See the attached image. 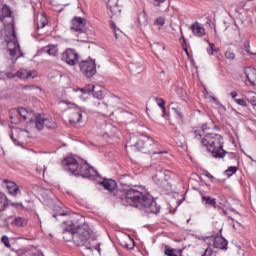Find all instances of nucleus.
<instances>
[{"label":"nucleus","mask_w":256,"mask_h":256,"mask_svg":"<svg viewBox=\"0 0 256 256\" xmlns=\"http://www.w3.org/2000/svg\"><path fill=\"white\" fill-rule=\"evenodd\" d=\"M36 173H38V175H41L42 170H41V169H39V168H36Z\"/></svg>","instance_id":"obj_58"},{"label":"nucleus","mask_w":256,"mask_h":256,"mask_svg":"<svg viewBox=\"0 0 256 256\" xmlns=\"http://www.w3.org/2000/svg\"><path fill=\"white\" fill-rule=\"evenodd\" d=\"M36 23L37 29H43L49 23V20H47V16L41 14L37 17Z\"/></svg>","instance_id":"obj_25"},{"label":"nucleus","mask_w":256,"mask_h":256,"mask_svg":"<svg viewBox=\"0 0 256 256\" xmlns=\"http://www.w3.org/2000/svg\"><path fill=\"white\" fill-rule=\"evenodd\" d=\"M111 29H113V31H114V34H115V38L116 39H119V36L117 35V30H115V23H111Z\"/></svg>","instance_id":"obj_49"},{"label":"nucleus","mask_w":256,"mask_h":256,"mask_svg":"<svg viewBox=\"0 0 256 256\" xmlns=\"http://www.w3.org/2000/svg\"><path fill=\"white\" fill-rule=\"evenodd\" d=\"M9 205H11V207H23L22 203H15L12 202L10 200H7V197L2 196L0 198V211H5V209H7V207H9Z\"/></svg>","instance_id":"obj_14"},{"label":"nucleus","mask_w":256,"mask_h":256,"mask_svg":"<svg viewBox=\"0 0 256 256\" xmlns=\"http://www.w3.org/2000/svg\"><path fill=\"white\" fill-rule=\"evenodd\" d=\"M44 53H47L50 57H57L59 55V48L57 45H48L44 47Z\"/></svg>","instance_id":"obj_22"},{"label":"nucleus","mask_w":256,"mask_h":256,"mask_svg":"<svg viewBox=\"0 0 256 256\" xmlns=\"http://www.w3.org/2000/svg\"><path fill=\"white\" fill-rule=\"evenodd\" d=\"M120 188L119 192L122 194L121 199H129V180L127 179V175H122L119 179Z\"/></svg>","instance_id":"obj_11"},{"label":"nucleus","mask_w":256,"mask_h":256,"mask_svg":"<svg viewBox=\"0 0 256 256\" xmlns=\"http://www.w3.org/2000/svg\"><path fill=\"white\" fill-rule=\"evenodd\" d=\"M126 249H129V244H125Z\"/></svg>","instance_id":"obj_60"},{"label":"nucleus","mask_w":256,"mask_h":256,"mask_svg":"<svg viewBox=\"0 0 256 256\" xmlns=\"http://www.w3.org/2000/svg\"><path fill=\"white\" fill-rule=\"evenodd\" d=\"M138 73H141V68H139V71H138Z\"/></svg>","instance_id":"obj_64"},{"label":"nucleus","mask_w":256,"mask_h":256,"mask_svg":"<svg viewBox=\"0 0 256 256\" xmlns=\"http://www.w3.org/2000/svg\"><path fill=\"white\" fill-rule=\"evenodd\" d=\"M191 29L193 35H195L196 37H203V35H205V28H203V26H201L199 22H194L191 25Z\"/></svg>","instance_id":"obj_16"},{"label":"nucleus","mask_w":256,"mask_h":256,"mask_svg":"<svg viewBox=\"0 0 256 256\" xmlns=\"http://www.w3.org/2000/svg\"><path fill=\"white\" fill-rule=\"evenodd\" d=\"M237 91H232L231 93H230V96L232 97V99H237L236 97H237Z\"/></svg>","instance_id":"obj_53"},{"label":"nucleus","mask_w":256,"mask_h":256,"mask_svg":"<svg viewBox=\"0 0 256 256\" xmlns=\"http://www.w3.org/2000/svg\"><path fill=\"white\" fill-rule=\"evenodd\" d=\"M233 158H235V155L230 154V159H233Z\"/></svg>","instance_id":"obj_59"},{"label":"nucleus","mask_w":256,"mask_h":256,"mask_svg":"<svg viewBox=\"0 0 256 256\" xmlns=\"http://www.w3.org/2000/svg\"><path fill=\"white\" fill-rule=\"evenodd\" d=\"M96 88H94V91H91V93H93V97L95 99H98L99 101H101V99H103V91L101 90H95Z\"/></svg>","instance_id":"obj_35"},{"label":"nucleus","mask_w":256,"mask_h":256,"mask_svg":"<svg viewBox=\"0 0 256 256\" xmlns=\"http://www.w3.org/2000/svg\"><path fill=\"white\" fill-rule=\"evenodd\" d=\"M10 138L12 139L13 143H17V139L13 136V133L10 135Z\"/></svg>","instance_id":"obj_57"},{"label":"nucleus","mask_w":256,"mask_h":256,"mask_svg":"<svg viewBox=\"0 0 256 256\" xmlns=\"http://www.w3.org/2000/svg\"><path fill=\"white\" fill-rule=\"evenodd\" d=\"M7 77L9 79H15V77H17V74H13V73L9 72V73H7Z\"/></svg>","instance_id":"obj_50"},{"label":"nucleus","mask_w":256,"mask_h":256,"mask_svg":"<svg viewBox=\"0 0 256 256\" xmlns=\"http://www.w3.org/2000/svg\"><path fill=\"white\" fill-rule=\"evenodd\" d=\"M95 89H97V87L95 85L90 84L87 88L80 89V91L85 95L91 93V91H95Z\"/></svg>","instance_id":"obj_34"},{"label":"nucleus","mask_w":256,"mask_h":256,"mask_svg":"<svg viewBox=\"0 0 256 256\" xmlns=\"http://www.w3.org/2000/svg\"><path fill=\"white\" fill-rule=\"evenodd\" d=\"M72 238L76 247H85L88 251H98L101 253V242L89 227V224L83 223L72 229Z\"/></svg>","instance_id":"obj_2"},{"label":"nucleus","mask_w":256,"mask_h":256,"mask_svg":"<svg viewBox=\"0 0 256 256\" xmlns=\"http://www.w3.org/2000/svg\"><path fill=\"white\" fill-rule=\"evenodd\" d=\"M223 213H224V215H227V212L225 210H223Z\"/></svg>","instance_id":"obj_63"},{"label":"nucleus","mask_w":256,"mask_h":256,"mask_svg":"<svg viewBox=\"0 0 256 256\" xmlns=\"http://www.w3.org/2000/svg\"><path fill=\"white\" fill-rule=\"evenodd\" d=\"M12 41L7 43V51L10 53L11 57H21V48L19 46V42H17L15 35V28L12 26Z\"/></svg>","instance_id":"obj_9"},{"label":"nucleus","mask_w":256,"mask_h":256,"mask_svg":"<svg viewBox=\"0 0 256 256\" xmlns=\"http://www.w3.org/2000/svg\"><path fill=\"white\" fill-rule=\"evenodd\" d=\"M1 241L4 243L5 247H7L8 249H11V243H9V237L3 236L1 238Z\"/></svg>","instance_id":"obj_44"},{"label":"nucleus","mask_w":256,"mask_h":256,"mask_svg":"<svg viewBox=\"0 0 256 256\" xmlns=\"http://www.w3.org/2000/svg\"><path fill=\"white\" fill-rule=\"evenodd\" d=\"M12 225H16V227H27V219L16 217L14 221H12Z\"/></svg>","instance_id":"obj_28"},{"label":"nucleus","mask_w":256,"mask_h":256,"mask_svg":"<svg viewBox=\"0 0 256 256\" xmlns=\"http://www.w3.org/2000/svg\"><path fill=\"white\" fill-rule=\"evenodd\" d=\"M181 38L180 43L181 45H187V40L185 39V36L183 35V29L180 28Z\"/></svg>","instance_id":"obj_47"},{"label":"nucleus","mask_w":256,"mask_h":256,"mask_svg":"<svg viewBox=\"0 0 256 256\" xmlns=\"http://www.w3.org/2000/svg\"><path fill=\"white\" fill-rule=\"evenodd\" d=\"M250 48H251V45L249 44V41H245L244 50L246 51V53H248V55H256V52H251Z\"/></svg>","instance_id":"obj_38"},{"label":"nucleus","mask_w":256,"mask_h":256,"mask_svg":"<svg viewBox=\"0 0 256 256\" xmlns=\"http://www.w3.org/2000/svg\"><path fill=\"white\" fill-rule=\"evenodd\" d=\"M154 25H159L160 27H163L165 25V17L159 16L156 18Z\"/></svg>","instance_id":"obj_39"},{"label":"nucleus","mask_w":256,"mask_h":256,"mask_svg":"<svg viewBox=\"0 0 256 256\" xmlns=\"http://www.w3.org/2000/svg\"><path fill=\"white\" fill-rule=\"evenodd\" d=\"M16 77H18L19 79H35V77H37V72L20 69L16 72Z\"/></svg>","instance_id":"obj_13"},{"label":"nucleus","mask_w":256,"mask_h":256,"mask_svg":"<svg viewBox=\"0 0 256 256\" xmlns=\"http://www.w3.org/2000/svg\"><path fill=\"white\" fill-rule=\"evenodd\" d=\"M221 108L224 109V111H225V109H226L225 106H223V105H221Z\"/></svg>","instance_id":"obj_62"},{"label":"nucleus","mask_w":256,"mask_h":256,"mask_svg":"<svg viewBox=\"0 0 256 256\" xmlns=\"http://www.w3.org/2000/svg\"><path fill=\"white\" fill-rule=\"evenodd\" d=\"M18 113H19V115H20L21 117H23V120H24V121H27V115H28L27 109H25V108H20V109L18 110Z\"/></svg>","instance_id":"obj_40"},{"label":"nucleus","mask_w":256,"mask_h":256,"mask_svg":"<svg viewBox=\"0 0 256 256\" xmlns=\"http://www.w3.org/2000/svg\"><path fill=\"white\" fill-rule=\"evenodd\" d=\"M19 256H43V253L39 250H22L19 253Z\"/></svg>","instance_id":"obj_26"},{"label":"nucleus","mask_w":256,"mask_h":256,"mask_svg":"<svg viewBox=\"0 0 256 256\" xmlns=\"http://www.w3.org/2000/svg\"><path fill=\"white\" fill-rule=\"evenodd\" d=\"M129 206L138 209L145 215H158L161 212V205L141 185H129Z\"/></svg>","instance_id":"obj_1"},{"label":"nucleus","mask_w":256,"mask_h":256,"mask_svg":"<svg viewBox=\"0 0 256 256\" xmlns=\"http://www.w3.org/2000/svg\"><path fill=\"white\" fill-rule=\"evenodd\" d=\"M246 100L248 103H251L253 107H256V95L254 92H250L249 95L246 96Z\"/></svg>","instance_id":"obj_32"},{"label":"nucleus","mask_w":256,"mask_h":256,"mask_svg":"<svg viewBox=\"0 0 256 256\" xmlns=\"http://www.w3.org/2000/svg\"><path fill=\"white\" fill-rule=\"evenodd\" d=\"M182 48L185 51L186 55H189V50L187 44H182Z\"/></svg>","instance_id":"obj_51"},{"label":"nucleus","mask_w":256,"mask_h":256,"mask_svg":"<svg viewBox=\"0 0 256 256\" xmlns=\"http://www.w3.org/2000/svg\"><path fill=\"white\" fill-rule=\"evenodd\" d=\"M244 73L246 75L247 81H249L251 85H256V69L248 67L245 69Z\"/></svg>","instance_id":"obj_15"},{"label":"nucleus","mask_w":256,"mask_h":256,"mask_svg":"<svg viewBox=\"0 0 256 256\" xmlns=\"http://www.w3.org/2000/svg\"><path fill=\"white\" fill-rule=\"evenodd\" d=\"M2 13L4 15V17H11V8H9V6L4 5L2 7Z\"/></svg>","instance_id":"obj_37"},{"label":"nucleus","mask_w":256,"mask_h":256,"mask_svg":"<svg viewBox=\"0 0 256 256\" xmlns=\"http://www.w3.org/2000/svg\"><path fill=\"white\" fill-rule=\"evenodd\" d=\"M44 127H47V129H55L57 127V123H55L53 118H46Z\"/></svg>","instance_id":"obj_31"},{"label":"nucleus","mask_w":256,"mask_h":256,"mask_svg":"<svg viewBox=\"0 0 256 256\" xmlns=\"http://www.w3.org/2000/svg\"><path fill=\"white\" fill-rule=\"evenodd\" d=\"M80 72L87 79H91L94 75H97V64L95 60H82L79 62Z\"/></svg>","instance_id":"obj_7"},{"label":"nucleus","mask_w":256,"mask_h":256,"mask_svg":"<svg viewBox=\"0 0 256 256\" xmlns=\"http://www.w3.org/2000/svg\"><path fill=\"white\" fill-rule=\"evenodd\" d=\"M235 103L237 105H240V107H247V101L245 99H234Z\"/></svg>","instance_id":"obj_43"},{"label":"nucleus","mask_w":256,"mask_h":256,"mask_svg":"<svg viewBox=\"0 0 256 256\" xmlns=\"http://www.w3.org/2000/svg\"><path fill=\"white\" fill-rule=\"evenodd\" d=\"M4 182L6 183V189H8L10 195H17V193H19V186H17L15 182L8 180H4Z\"/></svg>","instance_id":"obj_21"},{"label":"nucleus","mask_w":256,"mask_h":256,"mask_svg":"<svg viewBox=\"0 0 256 256\" xmlns=\"http://www.w3.org/2000/svg\"><path fill=\"white\" fill-rule=\"evenodd\" d=\"M224 55H225L226 59H228L230 61H235V52H233V50H231V49L226 50Z\"/></svg>","instance_id":"obj_33"},{"label":"nucleus","mask_w":256,"mask_h":256,"mask_svg":"<svg viewBox=\"0 0 256 256\" xmlns=\"http://www.w3.org/2000/svg\"><path fill=\"white\" fill-rule=\"evenodd\" d=\"M107 7L111 13V15H119V13H121V9L119 8V6L117 5V1L116 0H109Z\"/></svg>","instance_id":"obj_18"},{"label":"nucleus","mask_w":256,"mask_h":256,"mask_svg":"<svg viewBox=\"0 0 256 256\" xmlns=\"http://www.w3.org/2000/svg\"><path fill=\"white\" fill-rule=\"evenodd\" d=\"M155 101H156V103H157V105L159 106L160 109L165 107V100H163V98L156 97Z\"/></svg>","instance_id":"obj_42"},{"label":"nucleus","mask_w":256,"mask_h":256,"mask_svg":"<svg viewBox=\"0 0 256 256\" xmlns=\"http://www.w3.org/2000/svg\"><path fill=\"white\" fill-rule=\"evenodd\" d=\"M147 12H145V10H143L141 13L138 14V23L140 25H147Z\"/></svg>","instance_id":"obj_30"},{"label":"nucleus","mask_w":256,"mask_h":256,"mask_svg":"<svg viewBox=\"0 0 256 256\" xmlns=\"http://www.w3.org/2000/svg\"><path fill=\"white\" fill-rule=\"evenodd\" d=\"M202 203L204 205H209L211 207H214V209L217 208V199L212 198L211 196H202Z\"/></svg>","instance_id":"obj_24"},{"label":"nucleus","mask_w":256,"mask_h":256,"mask_svg":"<svg viewBox=\"0 0 256 256\" xmlns=\"http://www.w3.org/2000/svg\"><path fill=\"white\" fill-rule=\"evenodd\" d=\"M62 165L65 171L72 173V175H80V177H84L85 179H95L99 175V172L89 166L87 162H79L73 157H66L62 161Z\"/></svg>","instance_id":"obj_3"},{"label":"nucleus","mask_w":256,"mask_h":256,"mask_svg":"<svg viewBox=\"0 0 256 256\" xmlns=\"http://www.w3.org/2000/svg\"><path fill=\"white\" fill-rule=\"evenodd\" d=\"M164 254L167 256H178L175 254V249L166 248Z\"/></svg>","instance_id":"obj_45"},{"label":"nucleus","mask_w":256,"mask_h":256,"mask_svg":"<svg viewBox=\"0 0 256 256\" xmlns=\"http://www.w3.org/2000/svg\"><path fill=\"white\" fill-rule=\"evenodd\" d=\"M201 145L205 147L208 153H211L214 159H224L229 152L223 149V136L217 133L206 134L201 140Z\"/></svg>","instance_id":"obj_4"},{"label":"nucleus","mask_w":256,"mask_h":256,"mask_svg":"<svg viewBox=\"0 0 256 256\" xmlns=\"http://www.w3.org/2000/svg\"><path fill=\"white\" fill-rule=\"evenodd\" d=\"M198 239L200 241H207V239H213L214 240V248L215 249H221L222 251H227V245H229V242L222 236H198Z\"/></svg>","instance_id":"obj_10"},{"label":"nucleus","mask_w":256,"mask_h":256,"mask_svg":"<svg viewBox=\"0 0 256 256\" xmlns=\"http://www.w3.org/2000/svg\"><path fill=\"white\" fill-rule=\"evenodd\" d=\"M100 185H103L107 191H115L117 189V182H115L113 179H105L100 182Z\"/></svg>","instance_id":"obj_19"},{"label":"nucleus","mask_w":256,"mask_h":256,"mask_svg":"<svg viewBox=\"0 0 256 256\" xmlns=\"http://www.w3.org/2000/svg\"><path fill=\"white\" fill-rule=\"evenodd\" d=\"M215 52H217V49H215V44L209 43V48H207L208 55H213Z\"/></svg>","instance_id":"obj_41"},{"label":"nucleus","mask_w":256,"mask_h":256,"mask_svg":"<svg viewBox=\"0 0 256 256\" xmlns=\"http://www.w3.org/2000/svg\"><path fill=\"white\" fill-rule=\"evenodd\" d=\"M177 145H178L179 147H181V146L183 145V143L180 142V144H178V142H177Z\"/></svg>","instance_id":"obj_61"},{"label":"nucleus","mask_w":256,"mask_h":256,"mask_svg":"<svg viewBox=\"0 0 256 256\" xmlns=\"http://www.w3.org/2000/svg\"><path fill=\"white\" fill-rule=\"evenodd\" d=\"M129 241H130V243H132V247H130V249H133L135 247V240H133V238L129 237Z\"/></svg>","instance_id":"obj_54"},{"label":"nucleus","mask_w":256,"mask_h":256,"mask_svg":"<svg viewBox=\"0 0 256 256\" xmlns=\"http://www.w3.org/2000/svg\"><path fill=\"white\" fill-rule=\"evenodd\" d=\"M152 179L154 183L162 189H169V187H171V184L169 183V180L171 179V171L164 169L161 166H157L156 173Z\"/></svg>","instance_id":"obj_6"},{"label":"nucleus","mask_w":256,"mask_h":256,"mask_svg":"<svg viewBox=\"0 0 256 256\" xmlns=\"http://www.w3.org/2000/svg\"><path fill=\"white\" fill-rule=\"evenodd\" d=\"M161 3H165V0H154V7H161Z\"/></svg>","instance_id":"obj_48"},{"label":"nucleus","mask_w":256,"mask_h":256,"mask_svg":"<svg viewBox=\"0 0 256 256\" xmlns=\"http://www.w3.org/2000/svg\"><path fill=\"white\" fill-rule=\"evenodd\" d=\"M172 110L175 111L176 115L179 117V119H183V107L175 102H172L171 104Z\"/></svg>","instance_id":"obj_27"},{"label":"nucleus","mask_w":256,"mask_h":256,"mask_svg":"<svg viewBox=\"0 0 256 256\" xmlns=\"http://www.w3.org/2000/svg\"><path fill=\"white\" fill-rule=\"evenodd\" d=\"M161 110H162V117H167V108H165V106L164 107H162L161 108Z\"/></svg>","instance_id":"obj_52"},{"label":"nucleus","mask_w":256,"mask_h":256,"mask_svg":"<svg viewBox=\"0 0 256 256\" xmlns=\"http://www.w3.org/2000/svg\"><path fill=\"white\" fill-rule=\"evenodd\" d=\"M61 59L64 63L73 67L79 63V54L74 49L68 48L62 53Z\"/></svg>","instance_id":"obj_8"},{"label":"nucleus","mask_w":256,"mask_h":256,"mask_svg":"<svg viewBox=\"0 0 256 256\" xmlns=\"http://www.w3.org/2000/svg\"><path fill=\"white\" fill-rule=\"evenodd\" d=\"M213 255V249L210 247L206 248L204 253L201 256H212Z\"/></svg>","instance_id":"obj_46"},{"label":"nucleus","mask_w":256,"mask_h":256,"mask_svg":"<svg viewBox=\"0 0 256 256\" xmlns=\"http://www.w3.org/2000/svg\"><path fill=\"white\" fill-rule=\"evenodd\" d=\"M83 118V115L81 114L80 110H76L74 112H71L69 123L71 125H77V123L81 122V119Z\"/></svg>","instance_id":"obj_17"},{"label":"nucleus","mask_w":256,"mask_h":256,"mask_svg":"<svg viewBox=\"0 0 256 256\" xmlns=\"http://www.w3.org/2000/svg\"><path fill=\"white\" fill-rule=\"evenodd\" d=\"M206 177H208V179H211V181L215 179V177L209 173L206 175Z\"/></svg>","instance_id":"obj_56"},{"label":"nucleus","mask_w":256,"mask_h":256,"mask_svg":"<svg viewBox=\"0 0 256 256\" xmlns=\"http://www.w3.org/2000/svg\"><path fill=\"white\" fill-rule=\"evenodd\" d=\"M208 128H207V124H203L202 125V127L200 128V131H205V130H207Z\"/></svg>","instance_id":"obj_55"},{"label":"nucleus","mask_w":256,"mask_h":256,"mask_svg":"<svg viewBox=\"0 0 256 256\" xmlns=\"http://www.w3.org/2000/svg\"><path fill=\"white\" fill-rule=\"evenodd\" d=\"M131 123H133V125H135V123H137V125H135V127H143V124H141V115H139V113H132L130 112V117H129Z\"/></svg>","instance_id":"obj_23"},{"label":"nucleus","mask_w":256,"mask_h":256,"mask_svg":"<svg viewBox=\"0 0 256 256\" xmlns=\"http://www.w3.org/2000/svg\"><path fill=\"white\" fill-rule=\"evenodd\" d=\"M156 142L153 138L149 136H144L139 139L134 145H131L133 149L141 151V153H152L153 155H163V151H154Z\"/></svg>","instance_id":"obj_5"},{"label":"nucleus","mask_w":256,"mask_h":256,"mask_svg":"<svg viewBox=\"0 0 256 256\" xmlns=\"http://www.w3.org/2000/svg\"><path fill=\"white\" fill-rule=\"evenodd\" d=\"M235 173H237V167L236 166H230L226 170V175H228V177H231V176L235 175Z\"/></svg>","instance_id":"obj_36"},{"label":"nucleus","mask_w":256,"mask_h":256,"mask_svg":"<svg viewBox=\"0 0 256 256\" xmlns=\"http://www.w3.org/2000/svg\"><path fill=\"white\" fill-rule=\"evenodd\" d=\"M85 25H87V20L83 17H74L72 20L71 30L76 31L78 33H83L85 29Z\"/></svg>","instance_id":"obj_12"},{"label":"nucleus","mask_w":256,"mask_h":256,"mask_svg":"<svg viewBox=\"0 0 256 256\" xmlns=\"http://www.w3.org/2000/svg\"><path fill=\"white\" fill-rule=\"evenodd\" d=\"M47 118H45L44 114H38L35 118V127L38 129V131H43L45 127V121Z\"/></svg>","instance_id":"obj_20"},{"label":"nucleus","mask_w":256,"mask_h":256,"mask_svg":"<svg viewBox=\"0 0 256 256\" xmlns=\"http://www.w3.org/2000/svg\"><path fill=\"white\" fill-rule=\"evenodd\" d=\"M203 135H205V133L201 129H197L192 132L193 139L195 141H200V143H201V140L203 139Z\"/></svg>","instance_id":"obj_29"}]
</instances>
